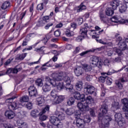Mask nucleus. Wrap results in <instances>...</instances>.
Listing matches in <instances>:
<instances>
[{"mask_svg": "<svg viewBox=\"0 0 128 128\" xmlns=\"http://www.w3.org/2000/svg\"><path fill=\"white\" fill-rule=\"evenodd\" d=\"M108 106L106 104H103L100 108V111L98 115V121L99 126L101 128H108L110 126V122H112V118L110 116H106L108 112Z\"/></svg>", "mask_w": 128, "mask_h": 128, "instance_id": "f257e3e1", "label": "nucleus"}, {"mask_svg": "<svg viewBox=\"0 0 128 128\" xmlns=\"http://www.w3.org/2000/svg\"><path fill=\"white\" fill-rule=\"evenodd\" d=\"M51 76L54 82H56V84L53 86H56L58 90H64V83H66L65 88L66 89V82L64 80V78H66L67 77L68 78H70L72 76H74L72 75H70V76H64V72H58L52 73ZM62 80H64V83L62 82Z\"/></svg>", "mask_w": 128, "mask_h": 128, "instance_id": "f03ea898", "label": "nucleus"}, {"mask_svg": "<svg viewBox=\"0 0 128 128\" xmlns=\"http://www.w3.org/2000/svg\"><path fill=\"white\" fill-rule=\"evenodd\" d=\"M74 76H71L70 78L68 77H66L64 78V80L66 84V90L68 92L71 94H74V96L75 100H80L82 102H84V94H80V92L76 91L74 88V86L71 84L72 82H74Z\"/></svg>", "mask_w": 128, "mask_h": 128, "instance_id": "7ed1b4c3", "label": "nucleus"}, {"mask_svg": "<svg viewBox=\"0 0 128 128\" xmlns=\"http://www.w3.org/2000/svg\"><path fill=\"white\" fill-rule=\"evenodd\" d=\"M54 114L56 116H52L50 119V122L52 124L56 126L58 128H62V123L60 122V120H64V114L60 112L58 110H56Z\"/></svg>", "mask_w": 128, "mask_h": 128, "instance_id": "20e7f679", "label": "nucleus"}, {"mask_svg": "<svg viewBox=\"0 0 128 128\" xmlns=\"http://www.w3.org/2000/svg\"><path fill=\"white\" fill-rule=\"evenodd\" d=\"M14 98H16V97L12 96L6 100L5 102L8 105V108L11 110H16L18 108H24V104L20 102L18 100L14 101Z\"/></svg>", "mask_w": 128, "mask_h": 128, "instance_id": "39448f33", "label": "nucleus"}, {"mask_svg": "<svg viewBox=\"0 0 128 128\" xmlns=\"http://www.w3.org/2000/svg\"><path fill=\"white\" fill-rule=\"evenodd\" d=\"M84 100L85 102H79L77 104L78 110L82 112L90 110V104L94 102V98L90 96H87L86 98H84Z\"/></svg>", "mask_w": 128, "mask_h": 128, "instance_id": "423d86ee", "label": "nucleus"}, {"mask_svg": "<svg viewBox=\"0 0 128 128\" xmlns=\"http://www.w3.org/2000/svg\"><path fill=\"white\" fill-rule=\"evenodd\" d=\"M126 68V66H123L120 70H111V71H108V72H103L101 73V74L104 76H101L98 78L99 82H102L104 84V82H106V80L108 78V76H110L111 74H116V72H122V70H123L124 68Z\"/></svg>", "mask_w": 128, "mask_h": 128, "instance_id": "0eeeda50", "label": "nucleus"}, {"mask_svg": "<svg viewBox=\"0 0 128 128\" xmlns=\"http://www.w3.org/2000/svg\"><path fill=\"white\" fill-rule=\"evenodd\" d=\"M90 122V117L89 115L76 119V126L78 128H84L85 124Z\"/></svg>", "mask_w": 128, "mask_h": 128, "instance_id": "6e6552de", "label": "nucleus"}, {"mask_svg": "<svg viewBox=\"0 0 128 128\" xmlns=\"http://www.w3.org/2000/svg\"><path fill=\"white\" fill-rule=\"evenodd\" d=\"M90 65L92 68H96L98 66V68H102V62L100 59V57L94 56L90 58Z\"/></svg>", "mask_w": 128, "mask_h": 128, "instance_id": "1a4fd4ad", "label": "nucleus"}, {"mask_svg": "<svg viewBox=\"0 0 128 128\" xmlns=\"http://www.w3.org/2000/svg\"><path fill=\"white\" fill-rule=\"evenodd\" d=\"M46 82L43 86L42 90L43 92H50V84L54 86H56V82H54V80L48 76L46 77Z\"/></svg>", "mask_w": 128, "mask_h": 128, "instance_id": "9d476101", "label": "nucleus"}, {"mask_svg": "<svg viewBox=\"0 0 128 128\" xmlns=\"http://www.w3.org/2000/svg\"><path fill=\"white\" fill-rule=\"evenodd\" d=\"M16 124L18 126L14 127L12 124H4L3 126L4 128H28V124L24 122L22 120L18 119L16 120ZM20 126V127H18Z\"/></svg>", "mask_w": 128, "mask_h": 128, "instance_id": "9b49d317", "label": "nucleus"}, {"mask_svg": "<svg viewBox=\"0 0 128 128\" xmlns=\"http://www.w3.org/2000/svg\"><path fill=\"white\" fill-rule=\"evenodd\" d=\"M10 4L8 1H6L2 4L1 6V8L2 10H1V14L2 16L1 18H2V20H4V18H6V14H8V11L6 10V8H8Z\"/></svg>", "mask_w": 128, "mask_h": 128, "instance_id": "f8f14e48", "label": "nucleus"}, {"mask_svg": "<svg viewBox=\"0 0 128 128\" xmlns=\"http://www.w3.org/2000/svg\"><path fill=\"white\" fill-rule=\"evenodd\" d=\"M84 94H94L96 96V88L94 86L91 85H87L84 87Z\"/></svg>", "mask_w": 128, "mask_h": 128, "instance_id": "ddd939ff", "label": "nucleus"}, {"mask_svg": "<svg viewBox=\"0 0 128 128\" xmlns=\"http://www.w3.org/2000/svg\"><path fill=\"white\" fill-rule=\"evenodd\" d=\"M48 110H50V106L47 105L42 110L41 112L39 113L40 120L44 121L46 120L48 116H46V115H43V114H46V112H48Z\"/></svg>", "mask_w": 128, "mask_h": 128, "instance_id": "4468645a", "label": "nucleus"}, {"mask_svg": "<svg viewBox=\"0 0 128 128\" xmlns=\"http://www.w3.org/2000/svg\"><path fill=\"white\" fill-rule=\"evenodd\" d=\"M88 30H90V26L88 24L86 23L84 24V27L81 28L79 32L80 34L85 37L88 36Z\"/></svg>", "mask_w": 128, "mask_h": 128, "instance_id": "2eb2a0df", "label": "nucleus"}, {"mask_svg": "<svg viewBox=\"0 0 128 128\" xmlns=\"http://www.w3.org/2000/svg\"><path fill=\"white\" fill-rule=\"evenodd\" d=\"M86 112L88 111H86V110L82 111L80 109L79 110H76L74 112V114L75 118L76 120L77 118H82L84 116H88V114H86Z\"/></svg>", "mask_w": 128, "mask_h": 128, "instance_id": "dca6fc26", "label": "nucleus"}, {"mask_svg": "<svg viewBox=\"0 0 128 128\" xmlns=\"http://www.w3.org/2000/svg\"><path fill=\"white\" fill-rule=\"evenodd\" d=\"M28 92L30 96H38V90L34 86H30L28 89Z\"/></svg>", "mask_w": 128, "mask_h": 128, "instance_id": "f3484780", "label": "nucleus"}, {"mask_svg": "<svg viewBox=\"0 0 128 128\" xmlns=\"http://www.w3.org/2000/svg\"><path fill=\"white\" fill-rule=\"evenodd\" d=\"M102 50V47H100L96 48L90 49V50L82 52L80 54V56H86V54H88V52H96V50L97 52H100Z\"/></svg>", "mask_w": 128, "mask_h": 128, "instance_id": "a211bd4d", "label": "nucleus"}, {"mask_svg": "<svg viewBox=\"0 0 128 128\" xmlns=\"http://www.w3.org/2000/svg\"><path fill=\"white\" fill-rule=\"evenodd\" d=\"M4 114L9 120H12L16 116V114L11 110H6Z\"/></svg>", "mask_w": 128, "mask_h": 128, "instance_id": "6ab92c4d", "label": "nucleus"}, {"mask_svg": "<svg viewBox=\"0 0 128 128\" xmlns=\"http://www.w3.org/2000/svg\"><path fill=\"white\" fill-rule=\"evenodd\" d=\"M124 106L122 107L123 112H128V98H124L121 100Z\"/></svg>", "mask_w": 128, "mask_h": 128, "instance_id": "aec40b11", "label": "nucleus"}, {"mask_svg": "<svg viewBox=\"0 0 128 128\" xmlns=\"http://www.w3.org/2000/svg\"><path fill=\"white\" fill-rule=\"evenodd\" d=\"M90 36H92V38H98V36H100V34H102V32H104V30H99V31H96L94 30H90Z\"/></svg>", "mask_w": 128, "mask_h": 128, "instance_id": "412c9836", "label": "nucleus"}, {"mask_svg": "<svg viewBox=\"0 0 128 128\" xmlns=\"http://www.w3.org/2000/svg\"><path fill=\"white\" fill-rule=\"evenodd\" d=\"M82 68H83V70H85L86 72H90L92 70L94 73L96 72V70L92 69V66H90V64L88 65V64H84Z\"/></svg>", "mask_w": 128, "mask_h": 128, "instance_id": "4be33fe9", "label": "nucleus"}, {"mask_svg": "<svg viewBox=\"0 0 128 128\" xmlns=\"http://www.w3.org/2000/svg\"><path fill=\"white\" fill-rule=\"evenodd\" d=\"M126 43L128 44V42L126 41V39L125 40L119 42L118 46L122 50H126L128 46Z\"/></svg>", "mask_w": 128, "mask_h": 128, "instance_id": "5701e85b", "label": "nucleus"}, {"mask_svg": "<svg viewBox=\"0 0 128 128\" xmlns=\"http://www.w3.org/2000/svg\"><path fill=\"white\" fill-rule=\"evenodd\" d=\"M74 72L76 76H80L84 74V68L82 67H78L74 70Z\"/></svg>", "mask_w": 128, "mask_h": 128, "instance_id": "b1692460", "label": "nucleus"}, {"mask_svg": "<svg viewBox=\"0 0 128 128\" xmlns=\"http://www.w3.org/2000/svg\"><path fill=\"white\" fill-rule=\"evenodd\" d=\"M36 100L39 106H42L44 104V96H39L36 99Z\"/></svg>", "mask_w": 128, "mask_h": 128, "instance_id": "393cba45", "label": "nucleus"}, {"mask_svg": "<svg viewBox=\"0 0 128 128\" xmlns=\"http://www.w3.org/2000/svg\"><path fill=\"white\" fill-rule=\"evenodd\" d=\"M64 96H57L56 100L55 99L54 101V104H60L62 102H64Z\"/></svg>", "mask_w": 128, "mask_h": 128, "instance_id": "a878e982", "label": "nucleus"}, {"mask_svg": "<svg viewBox=\"0 0 128 128\" xmlns=\"http://www.w3.org/2000/svg\"><path fill=\"white\" fill-rule=\"evenodd\" d=\"M116 122H117L118 126L121 128H124L126 126V120L124 118H122V119H120V120L116 121Z\"/></svg>", "mask_w": 128, "mask_h": 128, "instance_id": "bb28decb", "label": "nucleus"}, {"mask_svg": "<svg viewBox=\"0 0 128 128\" xmlns=\"http://www.w3.org/2000/svg\"><path fill=\"white\" fill-rule=\"evenodd\" d=\"M126 10H128V5L126 4V3L122 4L120 6L119 8V12L121 14L126 12Z\"/></svg>", "mask_w": 128, "mask_h": 128, "instance_id": "cd10ccee", "label": "nucleus"}, {"mask_svg": "<svg viewBox=\"0 0 128 128\" xmlns=\"http://www.w3.org/2000/svg\"><path fill=\"white\" fill-rule=\"evenodd\" d=\"M114 9L112 8H108L106 10V14L108 16H112L114 14Z\"/></svg>", "mask_w": 128, "mask_h": 128, "instance_id": "c85d7f7f", "label": "nucleus"}, {"mask_svg": "<svg viewBox=\"0 0 128 128\" xmlns=\"http://www.w3.org/2000/svg\"><path fill=\"white\" fill-rule=\"evenodd\" d=\"M110 6H112L113 10H116L118 8V6H120V0H114L110 3Z\"/></svg>", "mask_w": 128, "mask_h": 128, "instance_id": "c756f323", "label": "nucleus"}, {"mask_svg": "<svg viewBox=\"0 0 128 128\" xmlns=\"http://www.w3.org/2000/svg\"><path fill=\"white\" fill-rule=\"evenodd\" d=\"M65 34L66 36L70 38V36H74V32L73 30H72V28H69L65 32Z\"/></svg>", "mask_w": 128, "mask_h": 128, "instance_id": "7c9ffc66", "label": "nucleus"}, {"mask_svg": "<svg viewBox=\"0 0 128 128\" xmlns=\"http://www.w3.org/2000/svg\"><path fill=\"white\" fill-rule=\"evenodd\" d=\"M82 86H84V83H82V82L79 81L76 83L75 87L77 90L80 92V90H82Z\"/></svg>", "mask_w": 128, "mask_h": 128, "instance_id": "2f4dec72", "label": "nucleus"}, {"mask_svg": "<svg viewBox=\"0 0 128 128\" xmlns=\"http://www.w3.org/2000/svg\"><path fill=\"white\" fill-rule=\"evenodd\" d=\"M118 109H120V102L114 101L112 104V110L114 112Z\"/></svg>", "mask_w": 128, "mask_h": 128, "instance_id": "473e14b6", "label": "nucleus"}, {"mask_svg": "<svg viewBox=\"0 0 128 128\" xmlns=\"http://www.w3.org/2000/svg\"><path fill=\"white\" fill-rule=\"evenodd\" d=\"M30 100V98L28 97V96H25L21 97L20 99V104H22L24 106V102H28Z\"/></svg>", "mask_w": 128, "mask_h": 128, "instance_id": "72a5a7b5", "label": "nucleus"}, {"mask_svg": "<svg viewBox=\"0 0 128 128\" xmlns=\"http://www.w3.org/2000/svg\"><path fill=\"white\" fill-rule=\"evenodd\" d=\"M86 6L84 4V2H82L80 6L77 7L76 12H82L84 10H86Z\"/></svg>", "mask_w": 128, "mask_h": 128, "instance_id": "f704fd0d", "label": "nucleus"}, {"mask_svg": "<svg viewBox=\"0 0 128 128\" xmlns=\"http://www.w3.org/2000/svg\"><path fill=\"white\" fill-rule=\"evenodd\" d=\"M30 116L32 118H38L40 116V113L38 112V110L35 109L32 110L30 112Z\"/></svg>", "mask_w": 128, "mask_h": 128, "instance_id": "c9c22d12", "label": "nucleus"}, {"mask_svg": "<svg viewBox=\"0 0 128 128\" xmlns=\"http://www.w3.org/2000/svg\"><path fill=\"white\" fill-rule=\"evenodd\" d=\"M114 118L115 122H116V120H120L124 118H122V114L120 112H116L114 114Z\"/></svg>", "mask_w": 128, "mask_h": 128, "instance_id": "e433bc0d", "label": "nucleus"}, {"mask_svg": "<svg viewBox=\"0 0 128 128\" xmlns=\"http://www.w3.org/2000/svg\"><path fill=\"white\" fill-rule=\"evenodd\" d=\"M74 98L73 97H70L67 100V104L69 106H72V104H74Z\"/></svg>", "mask_w": 128, "mask_h": 128, "instance_id": "4c0bfd02", "label": "nucleus"}, {"mask_svg": "<svg viewBox=\"0 0 128 128\" xmlns=\"http://www.w3.org/2000/svg\"><path fill=\"white\" fill-rule=\"evenodd\" d=\"M100 18L101 22H106L107 20L106 16V14H104L102 13V12H100Z\"/></svg>", "mask_w": 128, "mask_h": 128, "instance_id": "58836bf2", "label": "nucleus"}, {"mask_svg": "<svg viewBox=\"0 0 128 128\" xmlns=\"http://www.w3.org/2000/svg\"><path fill=\"white\" fill-rule=\"evenodd\" d=\"M110 22H114V24H118V22H120V20L118 19V16H114L110 18Z\"/></svg>", "mask_w": 128, "mask_h": 128, "instance_id": "ea45409f", "label": "nucleus"}, {"mask_svg": "<svg viewBox=\"0 0 128 128\" xmlns=\"http://www.w3.org/2000/svg\"><path fill=\"white\" fill-rule=\"evenodd\" d=\"M66 114L68 116H72L74 112V110L72 108H68L65 110Z\"/></svg>", "mask_w": 128, "mask_h": 128, "instance_id": "a19ab883", "label": "nucleus"}, {"mask_svg": "<svg viewBox=\"0 0 128 128\" xmlns=\"http://www.w3.org/2000/svg\"><path fill=\"white\" fill-rule=\"evenodd\" d=\"M36 84L38 86H44V83L42 82V80L40 78H38L36 80Z\"/></svg>", "mask_w": 128, "mask_h": 128, "instance_id": "79ce46f5", "label": "nucleus"}, {"mask_svg": "<svg viewBox=\"0 0 128 128\" xmlns=\"http://www.w3.org/2000/svg\"><path fill=\"white\" fill-rule=\"evenodd\" d=\"M50 96L54 100H56L58 96V92H56V90L54 89L52 90L50 92Z\"/></svg>", "mask_w": 128, "mask_h": 128, "instance_id": "37998d69", "label": "nucleus"}, {"mask_svg": "<svg viewBox=\"0 0 128 128\" xmlns=\"http://www.w3.org/2000/svg\"><path fill=\"white\" fill-rule=\"evenodd\" d=\"M113 50L114 52H115L119 56L122 55V52L120 49L118 48H113Z\"/></svg>", "mask_w": 128, "mask_h": 128, "instance_id": "c03bdc74", "label": "nucleus"}, {"mask_svg": "<svg viewBox=\"0 0 128 128\" xmlns=\"http://www.w3.org/2000/svg\"><path fill=\"white\" fill-rule=\"evenodd\" d=\"M16 70H14V68H9L7 69L6 74H16Z\"/></svg>", "mask_w": 128, "mask_h": 128, "instance_id": "a18cd8bd", "label": "nucleus"}, {"mask_svg": "<svg viewBox=\"0 0 128 128\" xmlns=\"http://www.w3.org/2000/svg\"><path fill=\"white\" fill-rule=\"evenodd\" d=\"M50 34H48L42 40V42H44V44H46V43L48 42V40H50Z\"/></svg>", "mask_w": 128, "mask_h": 128, "instance_id": "49530a36", "label": "nucleus"}, {"mask_svg": "<svg viewBox=\"0 0 128 128\" xmlns=\"http://www.w3.org/2000/svg\"><path fill=\"white\" fill-rule=\"evenodd\" d=\"M76 22L78 26H80L82 24V22H84V19L82 18H79L76 19Z\"/></svg>", "mask_w": 128, "mask_h": 128, "instance_id": "de8ad7c7", "label": "nucleus"}, {"mask_svg": "<svg viewBox=\"0 0 128 128\" xmlns=\"http://www.w3.org/2000/svg\"><path fill=\"white\" fill-rule=\"evenodd\" d=\"M44 22L43 19H40L36 24L37 26H43Z\"/></svg>", "mask_w": 128, "mask_h": 128, "instance_id": "09e8293b", "label": "nucleus"}, {"mask_svg": "<svg viewBox=\"0 0 128 128\" xmlns=\"http://www.w3.org/2000/svg\"><path fill=\"white\" fill-rule=\"evenodd\" d=\"M28 42H30V39H28V37H26L22 43V46H28Z\"/></svg>", "mask_w": 128, "mask_h": 128, "instance_id": "8fccbe9b", "label": "nucleus"}, {"mask_svg": "<svg viewBox=\"0 0 128 128\" xmlns=\"http://www.w3.org/2000/svg\"><path fill=\"white\" fill-rule=\"evenodd\" d=\"M54 26V22H50L49 23H48L45 26L44 28L45 30H48L50 28L51 26Z\"/></svg>", "mask_w": 128, "mask_h": 128, "instance_id": "3c124183", "label": "nucleus"}, {"mask_svg": "<svg viewBox=\"0 0 128 128\" xmlns=\"http://www.w3.org/2000/svg\"><path fill=\"white\" fill-rule=\"evenodd\" d=\"M26 108L28 110H32V103L31 102H28L26 104Z\"/></svg>", "mask_w": 128, "mask_h": 128, "instance_id": "603ef678", "label": "nucleus"}, {"mask_svg": "<svg viewBox=\"0 0 128 128\" xmlns=\"http://www.w3.org/2000/svg\"><path fill=\"white\" fill-rule=\"evenodd\" d=\"M50 61L48 62H46L45 64H43L42 65V66H47V68H52V64H50Z\"/></svg>", "mask_w": 128, "mask_h": 128, "instance_id": "864d4df0", "label": "nucleus"}, {"mask_svg": "<svg viewBox=\"0 0 128 128\" xmlns=\"http://www.w3.org/2000/svg\"><path fill=\"white\" fill-rule=\"evenodd\" d=\"M104 64L107 66H110V60L108 58L106 59L104 62Z\"/></svg>", "mask_w": 128, "mask_h": 128, "instance_id": "5fc2aeb1", "label": "nucleus"}, {"mask_svg": "<svg viewBox=\"0 0 128 128\" xmlns=\"http://www.w3.org/2000/svg\"><path fill=\"white\" fill-rule=\"evenodd\" d=\"M61 33L62 32H60V30H57L54 32V36L56 37L60 36Z\"/></svg>", "mask_w": 128, "mask_h": 128, "instance_id": "6e6d98bb", "label": "nucleus"}, {"mask_svg": "<svg viewBox=\"0 0 128 128\" xmlns=\"http://www.w3.org/2000/svg\"><path fill=\"white\" fill-rule=\"evenodd\" d=\"M26 10H25L24 12L20 14L19 20H22L24 18V16H26Z\"/></svg>", "mask_w": 128, "mask_h": 128, "instance_id": "4d7b16f0", "label": "nucleus"}, {"mask_svg": "<svg viewBox=\"0 0 128 128\" xmlns=\"http://www.w3.org/2000/svg\"><path fill=\"white\" fill-rule=\"evenodd\" d=\"M36 8L38 10H44V3L38 4Z\"/></svg>", "mask_w": 128, "mask_h": 128, "instance_id": "13d9d810", "label": "nucleus"}, {"mask_svg": "<svg viewBox=\"0 0 128 128\" xmlns=\"http://www.w3.org/2000/svg\"><path fill=\"white\" fill-rule=\"evenodd\" d=\"M106 82L108 86H110L112 84V79L110 78H106Z\"/></svg>", "mask_w": 128, "mask_h": 128, "instance_id": "bf43d9fd", "label": "nucleus"}, {"mask_svg": "<svg viewBox=\"0 0 128 128\" xmlns=\"http://www.w3.org/2000/svg\"><path fill=\"white\" fill-rule=\"evenodd\" d=\"M71 26V28H73V30H76V27L78 26V24H76V22H72L70 24Z\"/></svg>", "mask_w": 128, "mask_h": 128, "instance_id": "052dcab7", "label": "nucleus"}, {"mask_svg": "<svg viewBox=\"0 0 128 128\" xmlns=\"http://www.w3.org/2000/svg\"><path fill=\"white\" fill-rule=\"evenodd\" d=\"M85 38L84 36H79L78 37H76V42H82V39Z\"/></svg>", "mask_w": 128, "mask_h": 128, "instance_id": "680f3d73", "label": "nucleus"}, {"mask_svg": "<svg viewBox=\"0 0 128 128\" xmlns=\"http://www.w3.org/2000/svg\"><path fill=\"white\" fill-rule=\"evenodd\" d=\"M107 54L108 56H112L114 54V48H112V49H110L109 51L107 52Z\"/></svg>", "mask_w": 128, "mask_h": 128, "instance_id": "e2e57ef3", "label": "nucleus"}, {"mask_svg": "<svg viewBox=\"0 0 128 128\" xmlns=\"http://www.w3.org/2000/svg\"><path fill=\"white\" fill-rule=\"evenodd\" d=\"M43 20L44 21V22H48L50 20V17L47 16H44L42 18Z\"/></svg>", "mask_w": 128, "mask_h": 128, "instance_id": "0e129e2a", "label": "nucleus"}, {"mask_svg": "<svg viewBox=\"0 0 128 128\" xmlns=\"http://www.w3.org/2000/svg\"><path fill=\"white\" fill-rule=\"evenodd\" d=\"M28 54V53H24L20 55L19 58L20 60H24V58L26 56V55Z\"/></svg>", "mask_w": 128, "mask_h": 128, "instance_id": "69168bd1", "label": "nucleus"}, {"mask_svg": "<svg viewBox=\"0 0 128 128\" xmlns=\"http://www.w3.org/2000/svg\"><path fill=\"white\" fill-rule=\"evenodd\" d=\"M90 112L91 116H96V112H94V110L90 109Z\"/></svg>", "mask_w": 128, "mask_h": 128, "instance_id": "338daca9", "label": "nucleus"}, {"mask_svg": "<svg viewBox=\"0 0 128 128\" xmlns=\"http://www.w3.org/2000/svg\"><path fill=\"white\" fill-rule=\"evenodd\" d=\"M58 54H56L52 57V62H56V60H58Z\"/></svg>", "mask_w": 128, "mask_h": 128, "instance_id": "774afa93", "label": "nucleus"}]
</instances>
